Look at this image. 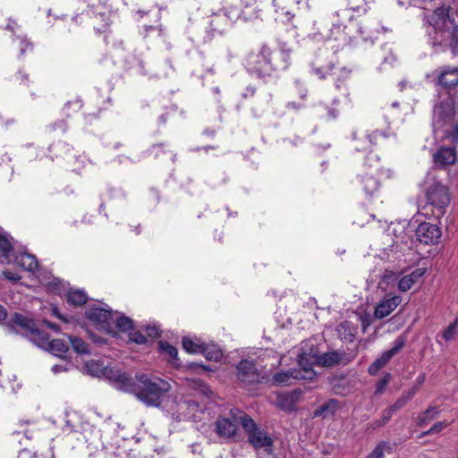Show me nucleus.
<instances>
[{
    "mask_svg": "<svg viewBox=\"0 0 458 458\" xmlns=\"http://www.w3.org/2000/svg\"><path fill=\"white\" fill-rule=\"evenodd\" d=\"M85 317L98 330L106 333L112 332L114 318L111 310L94 306L86 310Z\"/></svg>",
    "mask_w": 458,
    "mask_h": 458,
    "instance_id": "ddd939ff",
    "label": "nucleus"
},
{
    "mask_svg": "<svg viewBox=\"0 0 458 458\" xmlns=\"http://www.w3.org/2000/svg\"><path fill=\"white\" fill-rule=\"evenodd\" d=\"M147 154L149 157L154 159L162 158L166 154L165 145L162 143L155 144L147 151Z\"/></svg>",
    "mask_w": 458,
    "mask_h": 458,
    "instance_id": "a19ab883",
    "label": "nucleus"
},
{
    "mask_svg": "<svg viewBox=\"0 0 458 458\" xmlns=\"http://www.w3.org/2000/svg\"><path fill=\"white\" fill-rule=\"evenodd\" d=\"M89 335H90V338L93 341V343H95L97 344H106V339H105V338H103L101 336L96 335L94 334H90Z\"/></svg>",
    "mask_w": 458,
    "mask_h": 458,
    "instance_id": "774afa93",
    "label": "nucleus"
},
{
    "mask_svg": "<svg viewBox=\"0 0 458 458\" xmlns=\"http://www.w3.org/2000/svg\"><path fill=\"white\" fill-rule=\"evenodd\" d=\"M243 419L242 428L244 429L248 442L255 449L271 447L274 444L273 439L266 433L264 429L259 428L256 422L246 412H240Z\"/></svg>",
    "mask_w": 458,
    "mask_h": 458,
    "instance_id": "39448f33",
    "label": "nucleus"
},
{
    "mask_svg": "<svg viewBox=\"0 0 458 458\" xmlns=\"http://www.w3.org/2000/svg\"><path fill=\"white\" fill-rule=\"evenodd\" d=\"M295 394H290L279 397V404L281 408L288 411H292L294 406Z\"/></svg>",
    "mask_w": 458,
    "mask_h": 458,
    "instance_id": "79ce46f5",
    "label": "nucleus"
},
{
    "mask_svg": "<svg viewBox=\"0 0 458 458\" xmlns=\"http://www.w3.org/2000/svg\"><path fill=\"white\" fill-rule=\"evenodd\" d=\"M417 394V387L411 388L406 392H403V394L394 402V404L388 406L391 411L395 413L397 411L401 410L404 407L407 403Z\"/></svg>",
    "mask_w": 458,
    "mask_h": 458,
    "instance_id": "c756f323",
    "label": "nucleus"
},
{
    "mask_svg": "<svg viewBox=\"0 0 458 458\" xmlns=\"http://www.w3.org/2000/svg\"><path fill=\"white\" fill-rule=\"evenodd\" d=\"M7 327L10 332L20 334L27 337L36 345L38 340L43 335L44 331L40 330L35 321L21 313L15 312L7 322Z\"/></svg>",
    "mask_w": 458,
    "mask_h": 458,
    "instance_id": "7ed1b4c3",
    "label": "nucleus"
},
{
    "mask_svg": "<svg viewBox=\"0 0 458 458\" xmlns=\"http://www.w3.org/2000/svg\"><path fill=\"white\" fill-rule=\"evenodd\" d=\"M387 134L385 131H375L370 134L353 133L352 148L358 152L371 151L374 146L385 143Z\"/></svg>",
    "mask_w": 458,
    "mask_h": 458,
    "instance_id": "9d476101",
    "label": "nucleus"
},
{
    "mask_svg": "<svg viewBox=\"0 0 458 458\" xmlns=\"http://www.w3.org/2000/svg\"><path fill=\"white\" fill-rule=\"evenodd\" d=\"M450 5L437 7L433 13L425 18L427 23L432 26L436 32H449L450 48L454 55H458V24Z\"/></svg>",
    "mask_w": 458,
    "mask_h": 458,
    "instance_id": "f03ea898",
    "label": "nucleus"
},
{
    "mask_svg": "<svg viewBox=\"0 0 458 458\" xmlns=\"http://www.w3.org/2000/svg\"><path fill=\"white\" fill-rule=\"evenodd\" d=\"M3 275H4V276L6 279H8V280H10V281H12V282H17V281H19V280L21 278V276H19V275H17V274H14V273H12V272H11V271H9V270H5V271H4V272H3Z\"/></svg>",
    "mask_w": 458,
    "mask_h": 458,
    "instance_id": "052dcab7",
    "label": "nucleus"
},
{
    "mask_svg": "<svg viewBox=\"0 0 458 458\" xmlns=\"http://www.w3.org/2000/svg\"><path fill=\"white\" fill-rule=\"evenodd\" d=\"M364 0H346V7L352 11L365 10Z\"/></svg>",
    "mask_w": 458,
    "mask_h": 458,
    "instance_id": "3c124183",
    "label": "nucleus"
},
{
    "mask_svg": "<svg viewBox=\"0 0 458 458\" xmlns=\"http://www.w3.org/2000/svg\"><path fill=\"white\" fill-rule=\"evenodd\" d=\"M208 360L217 361L222 358V352L216 345H207L204 344L201 352Z\"/></svg>",
    "mask_w": 458,
    "mask_h": 458,
    "instance_id": "473e14b6",
    "label": "nucleus"
},
{
    "mask_svg": "<svg viewBox=\"0 0 458 458\" xmlns=\"http://www.w3.org/2000/svg\"><path fill=\"white\" fill-rule=\"evenodd\" d=\"M293 380H299L297 375L293 373V369L284 372L276 373L273 377L274 383L279 386L291 385L293 384Z\"/></svg>",
    "mask_w": 458,
    "mask_h": 458,
    "instance_id": "7c9ffc66",
    "label": "nucleus"
},
{
    "mask_svg": "<svg viewBox=\"0 0 458 458\" xmlns=\"http://www.w3.org/2000/svg\"><path fill=\"white\" fill-rule=\"evenodd\" d=\"M244 99H250L251 103L255 102L256 89L254 87H247L245 91L242 94Z\"/></svg>",
    "mask_w": 458,
    "mask_h": 458,
    "instance_id": "4d7b16f0",
    "label": "nucleus"
},
{
    "mask_svg": "<svg viewBox=\"0 0 458 458\" xmlns=\"http://www.w3.org/2000/svg\"><path fill=\"white\" fill-rule=\"evenodd\" d=\"M414 284L412 279H411L408 276H404L398 282V288L402 292H407L411 288Z\"/></svg>",
    "mask_w": 458,
    "mask_h": 458,
    "instance_id": "8fccbe9b",
    "label": "nucleus"
},
{
    "mask_svg": "<svg viewBox=\"0 0 458 458\" xmlns=\"http://www.w3.org/2000/svg\"><path fill=\"white\" fill-rule=\"evenodd\" d=\"M235 376L239 384L242 386H256L267 380L266 375L259 369L252 360L243 359L235 368Z\"/></svg>",
    "mask_w": 458,
    "mask_h": 458,
    "instance_id": "20e7f679",
    "label": "nucleus"
},
{
    "mask_svg": "<svg viewBox=\"0 0 458 458\" xmlns=\"http://www.w3.org/2000/svg\"><path fill=\"white\" fill-rule=\"evenodd\" d=\"M159 347L161 350H163L165 353H167L168 356H170L173 359V362L179 366V358H178V351L176 347L170 344L168 342H159Z\"/></svg>",
    "mask_w": 458,
    "mask_h": 458,
    "instance_id": "c9c22d12",
    "label": "nucleus"
},
{
    "mask_svg": "<svg viewBox=\"0 0 458 458\" xmlns=\"http://www.w3.org/2000/svg\"><path fill=\"white\" fill-rule=\"evenodd\" d=\"M105 374L106 377L113 380L118 389L123 390L133 394L134 388L137 386V375L135 378L130 377L127 373L121 371L120 369H105Z\"/></svg>",
    "mask_w": 458,
    "mask_h": 458,
    "instance_id": "dca6fc26",
    "label": "nucleus"
},
{
    "mask_svg": "<svg viewBox=\"0 0 458 458\" xmlns=\"http://www.w3.org/2000/svg\"><path fill=\"white\" fill-rule=\"evenodd\" d=\"M391 378L390 373H386L382 378H380L377 384L376 394H382L385 391L386 385L389 383Z\"/></svg>",
    "mask_w": 458,
    "mask_h": 458,
    "instance_id": "603ef678",
    "label": "nucleus"
},
{
    "mask_svg": "<svg viewBox=\"0 0 458 458\" xmlns=\"http://www.w3.org/2000/svg\"><path fill=\"white\" fill-rule=\"evenodd\" d=\"M426 198L428 203L436 208V216H443L451 200L447 187L440 182H433L426 191Z\"/></svg>",
    "mask_w": 458,
    "mask_h": 458,
    "instance_id": "0eeeda50",
    "label": "nucleus"
},
{
    "mask_svg": "<svg viewBox=\"0 0 458 458\" xmlns=\"http://www.w3.org/2000/svg\"><path fill=\"white\" fill-rule=\"evenodd\" d=\"M424 270L420 268H417L414 271H412L411 274L407 275L411 279H412V282L415 284L419 278H420L424 275Z\"/></svg>",
    "mask_w": 458,
    "mask_h": 458,
    "instance_id": "bf43d9fd",
    "label": "nucleus"
},
{
    "mask_svg": "<svg viewBox=\"0 0 458 458\" xmlns=\"http://www.w3.org/2000/svg\"><path fill=\"white\" fill-rule=\"evenodd\" d=\"M273 51L266 44L261 46L259 53H251L247 58L249 70L257 73L259 77L268 74V72L273 70Z\"/></svg>",
    "mask_w": 458,
    "mask_h": 458,
    "instance_id": "423d86ee",
    "label": "nucleus"
},
{
    "mask_svg": "<svg viewBox=\"0 0 458 458\" xmlns=\"http://www.w3.org/2000/svg\"><path fill=\"white\" fill-rule=\"evenodd\" d=\"M335 69V64L329 63L328 64L313 67V72L320 80H326L330 78L329 73Z\"/></svg>",
    "mask_w": 458,
    "mask_h": 458,
    "instance_id": "4c0bfd02",
    "label": "nucleus"
},
{
    "mask_svg": "<svg viewBox=\"0 0 458 458\" xmlns=\"http://www.w3.org/2000/svg\"><path fill=\"white\" fill-rule=\"evenodd\" d=\"M243 411L233 408L229 411L227 416H219L215 422V432L221 437L231 438L237 433L238 425L242 426L243 419L240 415Z\"/></svg>",
    "mask_w": 458,
    "mask_h": 458,
    "instance_id": "1a4fd4ad",
    "label": "nucleus"
},
{
    "mask_svg": "<svg viewBox=\"0 0 458 458\" xmlns=\"http://www.w3.org/2000/svg\"><path fill=\"white\" fill-rule=\"evenodd\" d=\"M5 30L16 35L20 39V54L24 55L27 50H31L33 46L25 37L21 25L17 19L8 18L5 24L2 26Z\"/></svg>",
    "mask_w": 458,
    "mask_h": 458,
    "instance_id": "aec40b11",
    "label": "nucleus"
},
{
    "mask_svg": "<svg viewBox=\"0 0 458 458\" xmlns=\"http://www.w3.org/2000/svg\"><path fill=\"white\" fill-rule=\"evenodd\" d=\"M34 457L38 458L37 453H35ZM17 458H32V455H31V453L28 449H22L19 453Z\"/></svg>",
    "mask_w": 458,
    "mask_h": 458,
    "instance_id": "338daca9",
    "label": "nucleus"
},
{
    "mask_svg": "<svg viewBox=\"0 0 458 458\" xmlns=\"http://www.w3.org/2000/svg\"><path fill=\"white\" fill-rule=\"evenodd\" d=\"M66 301L70 305L80 307L87 302L88 296L86 293L81 290H72L67 293Z\"/></svg>",
    "mask_w": 458,
    "mask_h": 458,
    "instance_id": "cd10ccee",
    "label": "nucleus"
},
{
    "mask_svg": "<svg viewBox=\"0 0 458 458\" xmlns=\"http://www.w3.org/2000/svg\"><path fill=\"white\" fill-rule=\"evenodd\" d=\"M137 381L133 394L148 407H159L172 388L168 381L148 374L137 375Z\"/></svg>",
    "mask_w": 458,
    "mask_h": 458,
    "instance_id": "f257e3e1",
    "label": "nucleus"
},
{
    "mask_svg": "<svg viewBox=\"0 0 458 458\" xmlns=\"http://www.w3.org/2000/svg\"><path fill=\"white\" fill-rule=\"evenodd\" d=\"M17 263L27 271H35L38 263L34 255L21 253L15 258Z\"/></svg>",
    "mask_w": 458,
    "mask_h": 458,
    "instance_id": "bb28decb",
    "label": "nucleus"
},
{
    "mask_svg": "<svg viewBox=\"0 0 458 458\" xmlns=\"http://www.w3.org/2000/svg\"><path fill=\"white\" fill-rule=\"evenodd\" d=\"M242 11L239 8L226 9L225 13H215L211 16L209 21L210 30L214 33L222 35L230 23L241 17Z\"/></svg>",
    "mask_w": 458,
    "mask_h": 458,
    "instance_id": "4468645a",
    "label": "nucleus"
},
{
    "mask_svg": "<svg viewBox=\"0 0 458 458\" xmlns=\"http://www.w3.org/2000/svg\"><path fill=\"white\" fill-rule=\"evenodd\" d=\"M458 334V318L450 324L443 333V337L446 341H450Z\"/></svg>",
    "mask_w": 458,
    "mask_h": 458,
    "instance_id": "37998d69",
    "label": "nucleus"
},
{
    "mask_svg": "<svg viewBox=\"0 0 458 458\" xmlns=\"http://www.w3.org/2000/svg\"><path fill=\"white\" fill-rule=\"evenodd\" d=\"M336 333L341 340L352 342L356 330L350 321H343L336 327Z\"/></svg>",
    "mask_w": 458,
    "mask_h": 458,
    "instance_id": "a878e982",
    "label": "nucleus"
},
{
    "mask_svg": "<svg viewBox=\"0 0 458 458\" xmlns=\"http://www.w3.org/2000/svg\"><path fill=\"white\" fill-rule=\"evenodd\" d=\"M279 51L273 52V70H285L291 64V55L293 49L287 45L286 42L280 41L278 43Z\"/></svg>",
    "mask_w": 458,
    "mask_h": 458,
    "instance_id": "412c9836",
    "label": "nucleus"
},
{
    "mask_svg": "<svg viewBox=\"0 0 458 458\" xmlns=\"http://www.w3.org/2000/svg\"><path fill=\"white\" fill-rule=\"evenodd\" d=\"M445 427H447V423L445 422H437L435 423L427 431H424L422 434H421V437H424V436H428V435H433V434H436L437 432H440L442 429H444Z\"/></svg>",
    "mask_w": 458,
    "mask_h": 458,
    "instance_id": "864d4df0",
    "label": "nucleus"
},
{
    "mask_svg": "<svg viewBox=\"0 0 458 458\" xmlns=\"http://www.w3.org/2000/svg\"><path fill=\"white\" fill-rule=\"evenodd\" d=\"M351 71L345 67H335L329 73L332 80L335 81V88L339 89L342 83H344L350 77Z\"/></svg>",
    "mask_w": 458,
    "mask_h": 458,
    "instance_id": "c85d7f7f",
    "label": "nucleus"
},
{
    "mask_svg": "<svg viewBox=\"0 0 458 458\" xmlns=\"http://www.w3.org/2000/svg\"><path fill=\"white\" fill-rule=\"evenodd\" d=\"M339 408L338 401L335 399H330L328 402L323 403L318 407L314 412V417L327 418L334 416L337 409Z\"/></svg>",
    "mask_w": 458,
    "mask_h": 458,
    "instance_id": "b1692460",
    "label": "nucleus"
},
{
    "mask_svg": "<svg viewBox=\"0 0 458 458\" xmlns=\"http://www.w3.org/2000/svg\"><path fill=\"white\" fill-rule=\"evenodd\" d=\"M387 444L384 441L380 442L374 450L369 454L368 458H383L384 452L387 448Z\"/></svg>",
    "mask_w": 458,
    "mask_h": 458,
    "instance_id": "de8ad7c7",
    "label": "nucleus"
},
{
    "mask_svg": "<svg viewBox=\"0 0 458 458\" xmlns=\"http://www.w3.org/2000/svg\"><path fill=\"white\" fill-rule=\"evenodd\" d=\"M397 276L396 274L386 270L383 276V281L386 284H391L396 280Z\"/></svg>",
    "mask_w": 458,
    "mask_h": 458,
    "instance_id": "13d9d810",
    "label": "nucleus"
},
{
    "mask_svg": "<svg viewBox=\"0 0 458 458\" xmlns=\"http://www.w3.org/2000/svg\"><path fill=\"white\" fill-rule=\"evenodd\" d=\"M438 414H439V411L437 410V407L428 408L425 411L423 416L419 417V420H420L419 425L420 426L425 425L427 422L436 419Z\"/></svg>",
    "mask_w": 458,
    "mask_h": 458,
    "instance_id": "58836bf2",
    "label": "nucleus"
},
{
    "mask_svg": "<svg viewBox=\"0 0 458 458\" xmlns=\"http://www.w3.org/2000/svg\"><path fill=\"white\" fill-rule=\"evenodd\" d=\"M129 340L138 344L147 343V337L140 331L135 330L134 327L129 332Z\"/></svg>",
    "mask_w": 458,
    "mask_h": 458,
    "instance_id": "c03bdc74",
    "label": "nucleus"
},
{
    "mask_svg": "<svg viewBox=\"0 0 458 458\" xmlns=\"http://www.w3.org/2000/svg\"><path fill=\"white\" fill-rule=\"evenodd\" d=\"M13 250V245L6 235L0 233V251L6 257Z\"/></svg>",
    "mask_w": 458,
    "mask_h": 458,
    "instance_id": "49530a36",
    "label": "nucleus"
},
{
    "mask_svg": "<svg viewBox=\"0 0 458 458\" xmlns=\"http://www.w3.org/2000/svg\"><path fill=\"white\" fill-rule=\"evenodd\" d=\"M445 137L453 143H458V123H453L451 130L445 132Z\"/></svg>",
    "mask_w": 458,
    "mask_h": 458,
    "instance_id": "09e8293b",
    "label": "nucleus"
},
{
    "mask_svg": "<svg viewBox=\"0 0 458 458\" xmlns=\"http://www.w3.org/2000/svg\"><path fill=\"white\" fill-rule=\"evenodd\" d=\"M115 327L121 332H130L133 327V321L129 317L120 316L115 320Z\"/></svg>",
    "mask_w": 458,
    "mask_h": 458,
    "instance_id": "e433bc0d",
    "label": "nucleus"
},
{
    "mask_svg": "<svg viewBox=\"0 0 458 458\" xmlns=\"http://www.w3.org/2000/svg\"><path fill=\"white\" fill-rule=\"evenodd\" d=\"M42 323L46 325L48 328L54 330L55 332H60V327L57 324L52 323L47 319H43Z\"/></svg>",
    "mask_w": 458,
    "mask_h": 458,
    "instance_id": "69168bd1",
    "label": "nucleus"
},
{
    "mask_svg": "<svg viewBox=\"0 0 458 458\" xmlns=\"http://www.w3.org/2000/svg\"><path fill=\"white\" fill-rule=\"evenodd\" d=\"M353 360V356L344 351H330L322 354L318 353V366L332 368L338 365H346Z\"/></svg>",
    "mask_w": 458,
    "mask_h": 458,
    "instance_id": "a211bd4d",
    "label": "nucleus"
},
{
    "mask_svg": "<svg viewBox=\"0 0 458 458\" xmlns=\"http://www.w3.org/2000/svg\"><path fill=\"white\" fill-rule=\"evenodd\" d=\"M360 320H361V325H362L363 331L365 332L367 330L368 327L371 323L370 316L369 315H365V316L360 318Z\"/></svg>",
    "mask_w": 458,
    "mask_h": 458,
    "instance_id": "0e129e2a",
    "label": "nucleus"
},
{
    "mask_svg": "<svg viewBox=\"0 0 458 458\" xmlns=\"http://www.w3.org/2000/svg\"><path fill=\"white\" fill-rule=\"evenodd\" d=\"M37 345L62 359L65 358L64 354L69 350L68 344L62 339L49 341V335L45 331L43 335L38 340Z\"/></svg>",
    "mask_w": 458,
    "mask_h": 458,
    "instance_id": "6ab92c4d",
    "label": "nucleus"
},
{
    "mask_svg": "<svg viewBox=\"0 0 458 458\" xmlns=\"http://www.w3.org/2000/svg\"><path fill=\"white\" fill-rule=\"evenodd\" d=\"M455 114L454 100L452 98L440 102L435 106L432 124L434 130H441L453 121Z\"/></svg>",
    "mask_w": 458,
    "mask_h": 458,
    "instance_id": "9b49d317",
    "label": "nucleus"
},
{
    "mask_svg": "<svg viewBox=\"0 0 458 458\" xmlns=\"http://www.w3.org/2000/svg\"><path fill=\"white\" fill-rule=\"evenodd\" d=\"M186 369L197 374H202L203 372L211 370V369L208 366H206L203 363L197 361L189 362L186 365Z\"/></svg>",
    "mask_w": 458,
    "mask_h": 458,
    "instance_id": "a18cd8bd",
    "label": "nucleus"
},
{
    "mask_svg": "<svg viewBox=\"0 0 458 458\" xmlns=\"http://www.w3.org/2000/svg\"><path fill=\"white\" fill-rule=\"evenodd\" d=\"M359 32L364 41L374 42V40L377 38L379 29L376 22L366 21L360 27Z\"/></svg>",
    "mask_w": 458,
    "mask_h": 458,
    "instance_id": "393cba45",
    "label": "nucleus"
},
{
    "mask_svg": "<svg viewBox=\"0 0 458 458\" xmlns=\"http://www.w3.org/2000/svg\"><path fill=\"white\" fill-rule=\"evenodd\" d=\"M72 368H74V366L72 363V361L69 360L65 365H59V364L54 365L52 367L51 370L55 374H57V373H60V372L68 371Z\"/></svg>",
    "mask_w": 458,
    "mask_h": 458,
    "instance_id": "5fc2aeb1",
    "label": "nucleus"
},
{
    "mask_svg": "<svg viewBox=\"0 0 458 458\" xmlns=\"http://www.w3.org/2000/svg\"><path fill=\"white\" fill-rule=\"evenodd\" d=\"M437 72L436 84L443 89L450 92L458 86V67L444 65L439 67Z\"/></svg>",
    "mask_w": 458,
    "mask_h": 458,
    "instance_id": "2eb2a0df",
    "label": "nucleus"
},
{
    "mask_svg": "<svg viewBox=\"0 0 458 458\" xmlns=\"http://www.w3.org/2000/svg\"><path fill=\"white\" fill-rule=\"evenodd\" d=\"M456 150L454 147H441L434 154V161L441 166L450 165L455 162Z\"/></svg>",
    "mask_w": 458,
    "mask_h": 458,
    "instance_id": "5701e85b",
    "label": "nucleus"
},
{
    "mask_svg": "<svg viewBox=\"0 0 458 458\" xmlns=\"http://www.w3.org/2000/svg\"><path fill=\"white\" fill-rule=\"evenodd\" d=\"M415 235L420 242L426 245H434L438 243L442 232L437 225L424 222L418 225Z\"/></svg>",
    "mask_w": 458,
    "mask_h": 458,
    "instance_id": "f3484780",
    "label": "nucleus"
},
{
    "mask_svg": "<svg viewBox=\"0 0 458 458\" xmlns=\"http://www.w3.org/2000/svg\"><path fill=\"white\" fill-rule=\"evenodd\" d=\"M72 349L80 354L89 353V345L80 337L68 335Z\"/></svg>",
    "mask_w": 458,
    "mask_h": 458,
    "instance_id": "72a5a7b5",
    "label": "nucleus"
},
{
    "mask_svg": "<svg viewBox=\"0 0 458 458\" xmlns=\"http://www.w3.org/2000/svg\"><path fill=\"white\" fill-rule=\"evenodd\" d=\"M297 362L299 369H293V373L297 375L298 379L310 381L317 373L313 369L315 365L318 366V352L312 347L309 352L302 348V352L299 353Z\"/></svg>",
    "mask_w": 458,
    "mask_h": 458,
    "instance_id": "6e6552de",
    "label": "nucleus"
},
{
    "mask_svg": "<svg viewBox=\"0 0 458 458\" xmlns=\"http://www.w3.org/2000/svg\"><path fill=\"white\" fill-rule=\"evenodd\" d=\"M52 315H54L57 318L61 319L64 323H68L70 321V319L67 317H64L61 314V312L57 307L52 308Z\"/></svg>",
    "mask_w": 458,
    "mask_h": 458,
    "instance_id": "680f3d73",
    "label": "nucleus"
},
{
    "mask_svg": "<svg viewBox=\"0 0 458 458\" xmlns=\"http://www.w3.org/2000/svg\"><path fill=\"white\" fill-rule=\"evenodd\" d=\"M54 130H60L62 131H65L67 128V124L64 120H60L53 124Z\"/></svg>",
    "mask_w": 458,
    "mask_h": 458,
    "instance_id": "e2e57ef3",
    "label": "nucleus"
},
{
    "mask_svg": "<svg viewBox=\"0 0 458 458\" xmlns=\"http://www.w3.org/2000/svg\"><path fill=\"white\" fill-rule=\"evenodd\" d=\"M13 81L15 85L21 87H29L30 75L26 72L20 70L13 75Z\"/></svg>",
    "mask_w": 458,
    "mask_h": 458,
    "instance_id": "ea45409f",
    "label": "nucleus"
},
{
    "mask_svg": "<svg viewBox=\"0 0 458 458\" xmlns=\"http://www.w3.org/2000/svg\"><path fill=\"white\" fill-rule=\"evenodd\" d=\"M401 302V297L394 295L392 297L385 298L377 304L375 310L376 318H384L387 317Z\"/></svg>",
    "mask_w": 458,
    "mask_h": 458,
    "instance_id": "4be33fe9",
    "label": "nucleus"
},
{
    "mask_svg": "<svg viewBox=\"0 0 458 458\" xmlns=\"http://www.w3.org/2000/svg\"><path fill=\"white\" fill-rule=\"evenodd\" d=\"M407 342V336L404 334L397 336L394 342V346L388 350L384 352L381 356L376 359L368 368V372L371 376H375L377 372L386 367V365L389 362V360L397 353H399L402 349L405 346Z\"/></svg>",
    "mask_w": 458,
    "mask_h": 458,
    "instance_id": "f8f14e48",
    "label": "nucleus"
},
{
    "mask_svg": "<svg viewBox=\"0 0 458 458\" xmlns=\"http://www.w3.org/2000/svg\"><path fill=\"white\" fill-rule=\"evenodd\" d=\"M362 185L364 191L368 195L372 196L378 191L380 182L375 177L371 175H366L362 178Z\"/></svg>",
    "mask_w": 458,
    "mask_h": 458,
    "instance_id": "2f4dec72",
    "label": "nucleus"
},
{
    "mask_svg": "<svg viewBox=\"0 0 458 458\" xmlns=\"http://www.w3.org/2000/svg\"><path fill=\"white\" fill-rule=\"evenodd\" d=\"M182 348L189 353H200L204 344L194 342L190 337H183L182 340Z\"/></svg>",
    "mask_w": 458,
    "mask_h": 458,
    "instance_id": "f704fd0d",
    "label": "nucleus"
},
{
    "mask_svg": "<svg viewBox=\"0 0 458 458\" xmlns=\"http://www.w3.org/2000/svg\"><path fill=\"white\" fill-rule=\"evenodd\" d=\"M144 331L146 335L152 339H155L160 335L159 329L155 326H146Z\"/></svg>",
    "mask_w": 458,
    "mask_h": 458,
    "instance_id": "6e6d98bb",
    "label": "nucleus"
}]
</instances>
